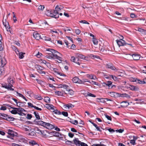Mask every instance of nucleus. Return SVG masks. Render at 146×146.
<instances>
[{"label":"nucleus","mask_w":146,"mask_h":146,"mask_svg":"<svg viewBox=\"0 0 146 146\" xmlns=\"http://www.w3.org/2000/svg\"><path fill=\"white\" fill-rule=\"evenodd\" d=\"M92 123L93 125L96 128V129L98 131H102L101 129V128L102 129L101 127L100 128V127H98L96 124L94 123Z\"/></svg>","instance_id":"32"},{"label":"nucleus","mask_w":146,"mask_h":146,"mask_svg":"<svg viewBox=\"0 0 146 146\" xmlns=\"http://www.w3.org/2000/svg\"><path fill=\"white\" fill-rule=\"evenodd\" d=\"M37 123L38 124L43 126L48 129H51L55 128L54 129L56 131H60V128L57 127H54L53 125L50 123L45 122L42 121H38Z\"/></svg>","instance_id":"2"},{"label":"nucleus","mask_w":146,"mask_h":146,"mask_svg":"<svg viewBox=\"0 0 146 146\" xmlns=\"http://www.w3.org/2000/svg\"><path fill=\"white\" fill-rule=\"evenodd\" d=\"M37 133L42 135V137H50L52 135V132H49L46 130H41L38 129H37Z\"/></svg>","instance_id":"4"},{"label":"nucleus","mask_w":146,"mask_h":146,"mask_svg":"<svg viewBox=\"0 0 146 146\" xmlns=\"http://www.w3.org/2000/svg\"><path fill=\"white\" fill-rule=\"evenodd\" d=\"M112 84V82H111L110 81H108L107 82V83H103V84L106 85L107 86H108L109 87L110 86L111 84Z\"/></svg>","instance_id":"43"},{"label":"nucleus","mask_w":146,"mask_h":146,"mask_svg":"<svg viewBox=\"0 0 146 146\" xmlns=\"http://www.w3.org/2000/svg\"><path fill=\"white\" fill-rule=\"evenodd\" d=\"M42 39L47 41H50L51 40V38L49 37H47L46 36L43 37Z\"/></svg>","instance_id":"46"},{"label":"nucleus","mask_w":146,"mask_h":146,"mask_svg":"<svg viewBox=\"0 0 146 146\" xmlns=\"http://www.w3.org/2000/svg\"><path fill=\"white\" fill-rule=\"evenodd\" d=\"M121 38L119 40H116V41L118 45L120 47V46H123L126 44L127 43L125 42V41L123 40V36H121Z\"/></svg>","instance_id":"9"},{"label":"nucleus","mask_w":146,"mask_h":146,"mask_svg":"<svg viewBox=\"0 0 146 146\" xmlns=\"http://www.w3.org/2000/svg\"><path fill=\"white\" fill-rule=\"evenodd\" d=\"M68 86L66 85L63 84V88L64 89H66V90L67 89H68Z\"/></svg>","instance_id":"55"},{"label":"nucleus","mask_w":146,"mask_h":146,"mask_svg":"<svg viewBox=\"0 0 146 146\" xmlns=\"http://www.w3.org/2000/svg\"><path fill=\"white\" fill-rule=\"evenodd\" d=\"M107 130L110 132H115V130L111 128L108 129Z\"/></svg>","instance_id":"60"},{"label":"nucleus","mask_w":146,"mask_h":146,"mask_svg":"<svg viewBox=\"0 0 146 146\" xmlns=\"http://www.w3.org/2000/svg\"><path fill=\"white\" fill-rule=\"evenodd\" d=\"M72 81L74 83H77L80 84H82V81L76 77H74L72 79Z\"/></svg>","instance_id":"15"},{"label":"nucleus","mask_w":146,"mask_h":146,"mask_svg":"<svg viewBox=\"0 0 146 146\" xmlns=\"http://www.w3.org/2000/svg\"><path fill=\"white\" fill-rule=\"evenodd\" d=\"M108 93L109 95H110V96L113 97H116L118 94L117 93L114 92H108Z\"/></svg>","instance_id":"24"},{"label":"nucleus","mask_w":146,"mask_h":146,"mask_svg":"<svg viewBox=\"0 0 146 146\" xmlns=\"http://www.w3.org/2000/svg\"><path fill=\"white\" fill-rule=\"evenodd\" d=\"M8 82L9 83L8 85L4 84L3 85L2 87L8 90L13 91L14 89L11 88L13 87L12 84L13 83V79L11 78H9L8 79Z\"/></svg>","instance_id":"3"},{"label":"nucleus","mask_w":146,"mask_h":146,"mask_svg":"<svg viewBox=\"0 0 146 146\" xmlns=\"http://www.w3.org/2000/svg\"><path fill=\"white\" fill-rule=\"evenodd\" d=\"M64 93L66 94L70 95L71 96L73 95L74 94V92L72 90L67 89L66 92H64Z\"/></svg>","instance_id":"18"},{"label":"nucleus","mask_w":146,"mask_h":146,"mask_svg":"<svg viewBox=\"0 0 146 146\" xmlns=\"http://www.w3.org/2000/svg\"><path fill=\"white\" fill-rule=\"evenodd\" d=\"M23 128L26 131H29L31 129L30 127L27 126H24Z\"/></svg>","instance_id":"41"},{"label":"nucleus","mask_w":146,"mask_h":146,"mask_svg":"<svg viewBox=\"0 0 146 146\" xmlns=\"http://www.w3.org/2000/svg\"><path fill=\"white\" fill-rule=\"evenodd\" d=\"M80 23H83L84 24H89V23L87 21L85 20H82L80 21Z\"/></svg>","instance_id":"51"},{"label":"nucleus","mask_w":146,"mask_h":146,"mask_svg":"<svg viewBox=\"0 0 146 146\" xmlns=\"http://www.w3.org/2000/svg\"><path fill=\"white\" fill-rule=\"evenodd\" d=\"M72 123L74 125H77L78 123V121L76 120L73 121Z\"/></svg>","instance_id":"62"},{"label":"nucleus","mask_w":146,"mask_h":146,"mask_svg":"<svg viewBox=\"0 0 146 146\" xmlns=\"http://www.w3.org/2000/svg\"><path fill=\"white\" fill-rule=\"evenodd\" d=\"M44 8V6L43 5H40L39 6L38 10L39 11H43Z\"/></svg>","instance_id":"34"},{"label":"nucleus","mask_w":146,"mask_h":146,"mask_svg":"<svg viewBox=\"0 0 146 146\" xmlns=\"http://www.w3.org/2000/svg\"><path fill=\"white\" fill-rule=\"evenodd\" d=\"M74 107V105L71 104H68L64 105L62 106V109L64 110L67 111L72 109Z\"/></svg>","instance_id":"7"},{"label":"nucleus","mask_w":146,"mask_h":146,"mask_svg":"<svg viewBox=\"0 0 146 146\" xmlns=\"http://www.w3.org/2000/svg\"><path fill=\"white\" fill-rule=\"evenodd\" d=\"M68 136L71 138H72L73 137L74 135L71 133H69L68 134Z\"/></svg>","instance_id":"59"},{"label":"nucleus","mask_w":146,"mask_h":146,"mask_svg":"<svg viewBox=\"0 0 146 146\" xmlns=\"http://www.w3.org/2000/svg\"><path fill=\"white\" fill-rule=\"evenodd\" d=\"M15 109L16 110L17 113L20 115H22V114H23L22 113L23 112L25 111V110L24 109L20 108H16Z\"/></svg>","instance_id":"14"},{"label":"nucleus","mask_w":146,"mask_h":146,"mask_svg":"<svg viewBox=\"0 0 146 146\" xmlns=\"http://www.w3.org/2000/svg\"><path fill=\"white\" fill-rule=\"evenodd\" d=\"M34 97L35 98L39 100H41L42 99V97L40 95H36Z\"/></svg>","instance_id":"35"},{"label":"nucleus","mask_w":146,"mask_h":146,"mask_svg":"<svg viewBox=\"0 0 146 146\" xmlns=\"http://www.w3.org/2000/svg\"><path fill=\"white\" fill-rule=\"evenodd\" d=\"M92 146H106L105 145L103 144H94L92 145Z\"/></svg>","instance_id":"49"},{"label":"nucleus","mask_w":146,"mask_h":146,"mask_svg":"<svg viewBox=\"0 0 146 146\" xmlns=\"http://www.w3.org/2000/svg\"><path fill=\"white\" fill-rule=\"evenodd\" d=\"M81 81H82V84L83 82H89L90 83H91V82H90L87 79H83Z\"/></svg>","instance_id":"57"},{"label":"nucleus","mask_w":146,"mask_h":146,"mask_svg":"<svg viewBox=\"0 0 146 146\" xmlns=\"http://www.w3.org/2000/svg\"><path fill=\"white\" fill-rule=\"evenodd\" d=\"M74 143L77 146H80L81 142L79 141L78 138H76L73 140Z\"/></svg>","instance_id":"22"},{"label":"nucleus","mask_w":146,"mask_h":146,"mask_svg":"<svg viewBox=\"0 0 146 146\" xmlns=\"http://www.w3.org/2000/svg\"><path fill=\"white\" fill-rule=\"evenodd\" d=\"M98 99L99 100V102L103 103H105L106 102V101L105 100H106L105 99L102 98H98Z\"/></svg>","instance_id":"44"},{"label":"nucleus","mask_w":146,"mask_h":146,"mask_svg":"<svg viewBox=\"0 0 146 146\" xmlns=\"http://www.w3.org/2000/svg\"><path fill=\"white\" fill-rule=\"evenodd\" d=\"M137 31L140 32L142 34H146V31L144 30L141 28H139Z\"/></svg>","instance_id":"25"},{"label":"nucleus","mask_w":146,"mask_h":146,"mask_svg":"<svg viewBox=\"0 0 146 146\" xmlns=\"http://www.w3.org/2000/svg\"><path fill=\"white\" fill-rule=\"evenodd\" d=\"M106 67L107 68L116 71H117V69L114 66L110 63H108L106 65Z\"/></svg>","instance_id":"13"},{"label":"nucleus","mask_w":146,"mask_h":146,"mask_svg":"<svg viewBox=\"0 0 146 146\" xmlns=\"http://www.w3.org/2000/svg\"><path fill=\"white\" fill-rule=\"evenodd\" d=\"M42 54L41 53L38 52L37 54L36 55V56L38 58H40L42 56Z\"/></svg>","instance_id":"56"},{"label":"nucleus","mask_w":146,"mask_h":146,"mask_svg":"<svg viewBox=\"0 0 146 146\" xmlns=\"http://www.w3.org/2000/svg\"><path fill=\"white\" fill-rule=\"evenodd\" d=\"M33 35L34 37L37 40H39L40 38V35L36 32L34 33Z\"/></svg>","instance_id":"17"},{"label":"nucleus","mask_w":146,"mask_h":146,"mask_svg":"<svg viewBox=\"0 0 146 146\" xmlns=\"http://www.w3.org/2000/svg\"><path fill=\"white\" fill-rule=\"evenodd\" d=\"M80 145L81 146H88L86 144L83 142H81Z\"/></svg>","instance_id":"61"},{"label":"nucleus","mask_w":146,"mask_h":146,"mask_svg":"<svg viewBox=\"0 0 146 146\" xmlns=\"http://www.w3.org/2000/svg\"><path fill=\"white\" fill-rule=\"evenodd\" d=\"M44 106L47 109L51 110L52 111L53 110L54 107L52 105L49 104H46Z\"/></svg>","instance_id":"19"},{"label":"nucleus","mask_w":146,"mask_h":146,"mask_svg":"<svg viewBox=\"0 0 146 146\" xmlns=\"http://www.w3.org/2000/svg\"><path fill=\"white\" fill-rule=\"evenodd\" d=\"M3 23L6 29L9 28L10 27L9 23L8 22L6 21V20H5V22L3 21Z\"/></svg>","instance_id":"26"},{"label":"nucleus","mask_w":146,"mask_h":146,"mask_svg":"<svg viewBox=\"0 0 146 146\" xmlns=\"http://www.w3.org/2000/svg\"><path fill=\"white\" fill-rule=\"evenodd\" d=\"M38 83L42 85H43L45 84V83L42 80L39 79H36Z\"/></svg>","instance_id":"36"},{"label":"nucleus","mask_w":146,"mask_h":146,"mask_svg":"<svg viewBox=\"0 0 146 146\" xmlns=\"http://www.w3.org/2000/svg\"><path fill=\"white\" fill-rule=\"evenodd\" d=\"M65 117L67 116L68 115V113L67 112L63 111L61 113Z\"/></svg>","instance_id":"50"},{"label":"nucleus","mask_w":146,"mask_h":146,"mask_svg":"<svg viewBox=\"0 0 146 146\" xmlns=\"http://www.w3.org/2000/svg\"><path fill=\"white\" fill-rule=\"evenodd\" d=\"M34 113L37 119H40V117L38 113L36 112H34Z\"/></svg>","instance_id":"42"},{"label":"nucleus","mask_w":146,"mask_h":146,"mask_svg":"<svg viewBox=\"0 0 146 146\" xmlns=\"http://www.w3.org/2000/svg\"><path fill=\"white\" fill-rule=\"evenodd\" d=\"M133 59L135 60H138L140 58V56L138 54H134L132 55Z\"/></svg>","instance_id":"23"},{"label":"nucleus","mask_w":146,"mask_h":146,"mask_svg":"<svg viewBox=\"0 0 146 146\" xmlns=\"http://www.w3.org/2000/svg\"><path fill=\"white\" fill-rule=\"evenodd\" d=\"M120 96L122 97H126L129 98H130V96L128 94L125 93L120 94Z\"/></svg>","instance_id":"33"},{"label":"nucleus","mask_w":146,"mask_h":146,"mask_svg":"<svg viewBox=\"0 0 146 146\" xmlns=\"http://www.w3.org/2000/svg\"><path fill=\"white\" fill-rule=\"evenodd\" d=\"M87 96H91L93 97H96V96L95 95L90 93H88L87 94Z\"/></svg>","instance_id":"54"},{"label":"nucleus","mask_w":146,"mask_h":146,"mask_svg":"<svg viewBox=\"0 0 146 146\" xmlns=\"http://www.w3.org/2000/svg\"><path fill=\"white\" fill-rule=\"evenodd\" d=\"M47 53L48 55L45 57L49 59H57L59 60V62L61 63L62 62V59L59 56L57 55V54L59 53L57 51L52 49H49L47 50Z\"/></svg>","instance_id":"1"},{"label":"nucleus","mask_w":146,"mask_h":146,"mask_svg":"<svg viewBox=\"0 0 146 146\" xmlns=\"http://www.w3.org/2000/svg\"><path fill=\"white\" fill-rule=\"evenodd\" d=\"M135 141V140L132 139L130 140V143L132 145H134L136 144Z\"/></svg>","instance_id":"48"},{"label":"nucleus","mask_w":146,"mask_h":146,"mask_svg":"<svg viewBox=\"0 0 146 146\" xmlns=\"http://www.w3.org/2000/svg\"><path fill=\"white\" fill-rule=\"evenodd\" d=\"M35 68L36 69L37 71L40 74H45V72L43 71V68L39 65L36 64L35 66Z\"/></svg>","instance_id":"10"},{"label":"nucleus","mask_w":146,"mask_h":146,"mask_svg":"<svg viewBox=\"0 0 146 146\" xmlns=\"http://www.w3.org/2000/svg\"><path fill=\"white\" fill-rule=\"evenodd\" d=\"M63 92H61L60 91H56L55 92V93L56 95L58 96H62L64 93H63Z\"/></svg>","instance_id":"30"},{"label":"nucleus","mask_w":146,"mask_h":146,"mask_svg":"<svg viewBox=\"0 0 146 146\" xmlns=\"http://www.w3.org/2000/svg\"><path fill=\"white\" fill-rule=\"evenodd\" d=\"M48 86L50 87L51 88L53 89H54L55 88V87L54 86H53V85L51 84H47Z\"/></svg>","instance_id":"52"},{"label":"nucleus","mask_w":146,"mask_h":146,"mask_svg":"<svg viewBox=\"0 0 146 146\" xmlns=\"http://www.w3.org/2000/svg\"><path fill=\"white\" fill-rule=\"evenodd\" d=\"M93 75H92V74L90 75V74H88L86 75V76L88 78L90 79H92V78H93Z\"/></svg>","instance_id":"45"},{"label":"nucleus","mask_w":146,"mask_h":146,"mask_svg":"<svg viewBox=\"0 0 146 146\" xmlns=\"http://www.w3.org/2000/svg\"><path fill=\"white\" fill-rule=\"evenodd\" d=\"M104 115L110 121H111V117L106 114H104Z\"/></svg>","instance_id":"47"},{"label":"nucleus","mask_w":146,"mask_h":146,"mask_svg":"<svg viewBox=\"0 0 146 146\" xmlns=\"http://www.w3.org/2000/svg\"><path fill=\"white\" fill-rule=\"evenodd\" d=\"M54 10H47L45 12L46 15L56 18V15Z\"/></svg>","instance_id":"6"},{"label":"nucleus","mask_w":146,"mask_h":146,"mask_svg":"<svg viewBox=\"0 0 146 146\" xmlns=\"http://www.w3.org/2000/svg\"><path fill=\"white\" fill-rule=\"evenodd\" d=\"M1 62L2 64L1 66L2 67H3L6 63V61L5 59L4 58H3L1 59Z\"/></svg>","instance_id":"29"},{"label":"nucleus","mask_w":146,"mask_h":146,"mask_svg":"<svg viewBox=\"0 0 146 146\" xmlns=\"http://www.w3.org/2000/svg\"><path fill=\"white\" fill-rule=\"evenodd\" d=\"M133 82H135L139 84H144L146 83V79H145L143 80V81H141L139 79H135L134 80H133Z\"/></svg>","instance_id":"20"},{"label":"nucleus","mask_w":146,"mask_h":146,"mask_svg":"<svg viewBox=\"0 0 146 146\" xmlns=\"http://www.w3.org/2000/svg\"><path fill=\"white\" fill-rule=\"evenodd\" d=\"M127 88H129L131 90L134 91H137L139 90L138 87L131 85H130L129 87H127Z\"/></svg>","instance_id":"21"},{"label":"nucleus","mask_w":146,"mask_h":146,"mask_svg":"<svg viewBox=\"0 0 146 146\" xmlns=\"http://www.w3.org/2000/svg\"><path fill=\"white\" fill-rule=\"evenodd\" d=\"M7 133L8 134L7 137L11 138L12 139H13V137L17 136L18 135V134L16 132L10 129L8 130Z\"/></svg>","instance_id":"5"},{"label":"nucleus","mask_w":146,"mask_h":146,"mask_svg":"<svg viewBox=\"0 0 146 146\" xmlns=\"http://www.w3.org/2000/svg\"><path fill=\"white\" fill-rule=\"evenodd\" d=\"M32 129L30 130L29 132L28 133V135H30L31 136H33L35 135V132L33 131L32 130H31Z\"/></svg>","instance_id":"38"},{"label":"nucleus","mask_w":146,"mask_h":146,"mask_svg":"<svg viewBox=\"0 0 146 146\" xmlns=\"http://www.w3.org/2000/svg\"><path fill=\"white\" fill-rule=\"evenodd\" d=\"M12 108L13 109V110L11 111L10 110L11 113L13 114H17V111H16V110L15 109L16 108Z\"/></svg>","instance_id":"39"},{"label":"nucleus","mask_w":146,"mask_h":146,"mask_svg":"<svg viewBox=\"0 0 146 146\" xmlns=\"http://www.w3.org/2000/svg\"><path fill=\"white\" fill-rule=\"evenodd\" d=\"M75 32L77 34L79 35L81 31L79 29H77L75 30Z\"/></svg>","instance_id":"53"},{"label":"nucleus","mask_w":146,"mask_h":146,"mask_svg":"<svg viewBox=\"0 0 146 146\" xmlns=\"http://www.w3.org/2000/svg\"><path fill=\"white\" fill-rule=\"evenodd\" d=\"M52 111L56 114L59 115L61 114V113L60 111L57 110H55L54 108L53 110H52Z\"/></svg>","instance_id":"31"},{"label":"nucleus","mask_w":146,"mask_h":146,"mask_svg":"<svg viewBox=\"0 0 146 146\" xmlns=\"http://www.w3.org/2000/svg\"><path fill=\"white\" fill-rule=\"evenodd\" d=\"M34 108H35L36 110H39V111H41L42 110V109L40 108H38V107L36 106H35L34 107Z\"/></svg>","instance_id":"63"},{"label":"nucleus","mask_w":146,"mask_h":146,"mask_svg":"<svg viewBox=\"0 0 146 146\" xmlns=\"http://www.w3.org/2000/svg\"><path fill=\"white\" fill-rule=\"evenodd\" d=\"M0 116L3 119H6L8 120H12V119H13V117L10 118V117H9V115L4 113H0Z\"/></svg>","instance_id":"11"},{"label":"nucleus","mask_w":146,"mask_h":146,"mask_svg":"<svg viewBox=\"0 0 146 146\" xmlns=\"http://www.w3.org/2000/svg\"><path fill=\"white\" fill-rule=\"evenodd\" d=\"M29 144L30 145H36L38 146V145L37 143L34 141L31 140L29 142Z\"/></svg>","instance_id":"27"},{"label":"nucleus","mask_w":146,"mask_h":146,"mask_svg":"<svg viewBox=\"0 0 146 146\" xmlns=\"http://www.w3.org/2000/svg\"><path fill=\"white\" fill-rule=\"evenodd\" d=\"M32 117V116L31 114H28L27 115V118L28 119H31Z\"/></svg>","instance_id":"58"},{"label":"nucleus","mask_w":146,"mask_h":146,"mask_svg":"<svg viewBox=\"0 0 146 146\" xmlns=\"http://www.w3.org/2000/svg\"><path fill=\"white\" fill-rule=\"evenodd\" d=\"M92 41L94 45H97L98 44V41L97 39L95 38L94 37L93 38Z\"/></svg>","instance_id":"40"},{"label":"nucleus","mask_w":146,"mask_h":146,"mask_svg":"<svg viewBox=\"0 0 146 146\" xmlns=\"http://www.w3.org/2000/svg\"><path fill=\"white\" fill-rule=\"evenodd\" d=\"M75 56H76L77 58H80L85 60H86V58H88L87 56H85L79 53L75 54Z\"/></svg>","instance_id":"16"},{"label":"nucleus","mask_w":146,"mask_h":146,"mask_svg":"<svg viewBox=\"0 0 146 146\" xmlns=\"http://www.w3.org/2000/svg\"><path fill=\"white\" fill-rule=\"evenodd\" d=\"M18 52V54L19 55V57L20 58H23L24 56L23 55L24 54H25V53H23L22 52H19L18 50H17Z\"/></svg>","instance_id":"28"},{"label":"nucleus","mask_w":146,"mask_h":146,"mask_svg":"<svg viewBox=\"0 0 146 146\" xmlns=\"http://www.w3.org/2000/svg\"><path fill=\"white\" fill-rule=\"evenodd\" d=\"M63 7L61 5H57L55 7V11L56 13V18H58L59 17V13L62 9H63Z\"/></svg>","instance_id":"8"},{"label":"nucleus","mask_w":146,"mask_h":146,"mask_svg":"<svg viewBox=\"0 0 146 146\" xmlns=\"http://www.w3.org/2000/svg\"><path fill=\"white\" fill-rule=\"evenodd\" d=\"M12 146H20L19 144H16L15 143H13L11 144Z\"/></svg>","instance_id":"64"},{"label":"nucleus","mask_w":146,"mask_h":146,"mask_svg":"<svg viewBox=\"0 0 146 146\" xmlns=\"http://www.w3.org/2000/svg\"><path fill=\"white\" fill-rule=\"evenodd\" d=\"M44 101L46 103H48L50 101V99L48 97H45L44 99Z\"/></svg>","instance_id":"37"},{"label":"nucleus","mask_w":146,"mask_h":146,"mask_svg":"<svg viewBox=\"0 0 146 146\" xmlns=\"http://www.w3.org/2000/svg\"><path fill=\"white\" fill-rule=\"evenodd\" d=\"M70 60L71 61L74 62L79 65H80V63L79 62L80 61L79 59V58H77V57L76 58L74 56H72L70 58Z\"/></svg>","instance_id":"12"}]
</instances>
